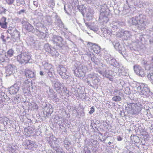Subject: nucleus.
I'll return each mask as SVG.
<instances>
[{
    "instance_id": "obj_1",
    "label": "nucleus",
    "mask_w": 153,
    "mask_h": 153,
    "mask_svg": "<svg viewBox=\"0 0 153 153\" xmlns=\"http://www.w3.org/2000/svg\"><path fill=\"white\" fill-rule=\"evenodd\" d=\"M22 48L20 47L17 48V51L20 53L17 56V60L21 64H27L31 59L30 54L29 52L25 50H22Z\"/></svg>"
},
{
    "instance_id": "obj_2",
    "label": "nucleus",
    "mask_w": 153,
    "mask_h": 153,
    "mask_svg": "<svg viewBox=\"0 0 153 153\" xmlns=\"http://www.w3.org/2000/svg\"><path fill=\"white\" fill-rule=\"evenodd\" d=\"M145 18V16L141 14L136 16L135 18H133L132 24L135 25V27L138 30L141 31L143 30L146 26Z\"/></svg>"
},
{
    "instance_id": "obj_3",
    "label": "nucleus",
    "mask_w": 153,
    "mask_h": 153,
    "mask_svg": "<svg viewBox=\"0 0 153 153\" xmlns=\"http://www.w3.org/2000/svg\"><path fill=\"white\" fill-rule=\"evenodd\" d=\"M136 87L137 91L141 93L140 94L141 95H143L147 97L153 95V93L150 91L146 85H144L142 83H138L137 84Z\"/></svg>"
},
{
    "instance_id": "obj_4",
    "label": "nucleus",
    "mask_w": 153,
    "mask_h": 153,
    "mask_svg": "<svg viewBox=\"0 0 153 153\" xmlns=\"http://www.w3.org/2000/svg\"><path fill=\"white\" fill-rule=\"evenodd\" d=\"M141 106L139 103H131L127 104V107H128L130 111H132L134 114H138L141 111Z\"/></svg>"
},
{
    "instance_id": "obj_5",
    "label": "nucleus",
    "mask_w": 153,
    "mask_h": 153,
    "mask_svg": "<svg viewBox=\"0 0 153 153\" xmlns=\"http://www.w3.org/2000/svg\"><path fill=\"white\" fill-rule=\"evenodd\" d=\"M50 40L59 48L62 47L63 45L64 39L59 35H53L51 38Z\"/></svg>"
},
{
    "instance_id": "obj_6",
    "label": "nucleus",
    "mask_w": 153,
    "mask_h": 153,
    "mask_svg": "<svg viewBox=\"0 0 153 153\" xmlns=\"http://www.w3.org/2000/svg\"><path fill=\"white\" fill-rule=\"evenodd\" d=\"M57 72L63 79H67L69 77V73L67 71L66 68L63 65L59 66L57 68Z\"/></svg>"
},
{
    "instance_id": "obj_7",
    "label": "nucleus",
    "mask_w": 153,
    "mask_h": 153,
    "mask_svg": "<svg viewBox=\"0 0 153 153\" xmlns=\"http://www.w3.org/2000/svg\"><path fill=\"white\" fill-rule=\"evenodd\" d=\"M109 15V11L108 10H104L102 8L101 10V13L99 18L100 21L102 23H106L109 19L108 17Z\"/></svg>"
},
{
    "instance_id": "obj_8",
    "label": "nucleus",
    "mask_w": 153,
    "mask_h": 153,
    "mask_svg": "<svg viewBox=\"0 0 153 153\" xmlns=\"http://www.w3.org/2000/svg\"><path fill=\"white\" fill-rule=\"evenodd\" d=\"M7 32L10 34L13 39H16L19 38L20 32L14 28L12 27H9Z\"/></svg>"
},
{
    "instance_id": "obj_9",
    "label": "nucleus",
    "mask_w": 153,
    "mask_h": 153,
    "mask_svg": "<svg viewBox=\"0 0 153 153\" xmlns=\"http://www.w3.org/2000/svg\"><path fill=\"white\" fill-rule=\"evenodd\" d=\"M5 73L7 74L6 76L10 75L14 73L16 70V67L14 65L12 64L8 65L5 67Z\"/></svg>"
},
{
    "instance_id": "obj_10",
    "label": "nucleus",
    "mask_w": 153,
    "mask_h": 153,
    "mask_svg": "<svg viewBox=\"0 0 153 153\" xmlns=\"http://www.w3.org/2000/svg\"><path fill=\"white\" fill-rule=\"evenodd\" d=\"M21 85V81H19L11 86L9 89L10 93L11 94H16L19 91V88Z\"/></svg>"
},
{
    "instance_id": "obj_11",
    "label": "nucleus",
    "mask_w": 153,
    "mask_h": 153,
    "mask_svg": "<svg viewBox=\"0 0 153 153\" xmlns=\"http://www.w3.org/2000/svg\"><path fill=\"white\" fill-rule=\"evenodd\" d=\"M112 44L114 48L122 55H123L125 52V49L124 46L120 45L119 43L116 41H114L112 42Z\"/></svg>"
},
{
    "instance_id": "obj_12",
    "label": "nucleus",
    "mask_w": 153,
    "mask_h": 153,
    "mask_svg": "<svg viewBox=\"0 0 153 153\" xmlns=\"http://www.w3.org/2000/svg\"><path fill=\"white\" fill-rule=\"evenodd\" d=\"M54 74V71L53 68H50L49 69H46V70L45 71V75L47 78L50 79L52 82H53V80L54 79L53 76Z\"/></svg>"
},
{
    "instance_id": "obj_13",
    "label": "nucleus",
    "mask_w": 153,
    "mask_h": 153,
    "mask_svg": "<svg viewBox=\"0 0 153 153\" xmlns=\"http://www.w3.org/2000/svg\"><path fill=\"white\" fill-rule=\"evenodd\" d=\"M36 26L38 27L37 28H36L37 35L42 39L45 38V33L40 31V29L44 27V25L41 23H39L37 24Z\"/></svg>"
},
{
    "instance_id": "obj_14",
    "label": "nucleus",
    "mask_w": 153,
    "mask_h": 153,
    "mask_svg": "<svg viewBox=\"0 0 153 153\" xmlns=\"http://www.w3.org/2000/svg\"><path fill=\"white\" fill-rule=\"evenodd\" d=\"M53 14L54 15L55 18L56 19L55 20V22H54L55 25H56L57 26L61 28H65L63 23L62 22L59 17L57 15V14L56 13H53Z\"/></svg>"
},
{
    "instance_id": "obj_15",
    "label": "nucleus",
    "mask_w": 153,
    "mask_h": 153,
    "mask_svg": "<svg viewBox=\"0 0 153 153\" xmlns=\"http://www.w3.org/2000/svg\"><path fill=\"white\" fill-rule=\"evenodd\" d=\"M34 142L30 140H26L23 143V145L26 149H31L34 146Z\"/></svg>"
},
{
    "instance_id": "obj_16",
    "label": "nucleus",
    "mask_w": 153,
    "mask_h": 153,
    "mask_svg": "<svg viewBox=\"0 0 153 153\" xmlns=\"http://www.w3.org/2000/svg\"><path fill=\"white\" fill-rule=\"evenodd\" d=\"M53 82H55L53 85V88L57 92L61 91V87L64 88L63 83H61L58 80L55 81L53 80Z\"/></svg>"
},
{
    "instance_id": "obj_17",
    "label": "nucleus",
    "mask_w": 153,
    "mask_h": 153,
    "mask_svg": "<svg viewBox=\"0 0 153 153\" xmlns=\"http://www.w3.org/2000/svg\"><path fill=\"white\" fill-rule=\"evenodd\" d=\"M24 72L26 77L29 78H35L36 76L35 72L28 69H25Z\"/></svg>"
},
{
    "instance_id": "obj_18",
    "label": "nucleus",
    "mask_w": 153,
    "mask_h": 153,
    "mask_svg": "<svg viewBox=\"0 0 153 153\" xmlns=\"http://www.w3.org/2000/svg\"><path fill=\"white\" fill-rule=\"evenodd\" d=\"M74 74L76 76L80 78H83L85 76V72L83 69L81 68L76 69V70H75Z\"/></svg>"
},
{
    "instance_id": "obj_19",
    "label": "nucleus",
    "mask_w": 153,
    "mask_h": 153,
    "mask_svg": "<svg viewBox=\"0 0 153 153\" xmlns=\"http://www.w3.org/2000/svg\"><path fill=\"white\" fill-rule=\"evenodd\" d=\"M114 92L115 93H116L115 94V95H116L112 98V100L116 102L120 101L121 100V98L120 96L123 95V93L119 91H117V92L115 91Z\"/></svg>"
},
{
    "instance_id": "obj_20",
    "label": "nucleus",
    "mask_w": 153,
    "mask_h": 153,
    "mask_svg": "<svg viewBox=\"0 0 153 153\" xmlns=\"http://www.w3.org/2000/svg\"><path fill=\"white\" fill-rule=\"evenodd\" d=\"M7 18L3 17L0 19V26L3 29H6L7 28V25L8 23L6 22Z\"/></svg>"
},
{
    "instance_id": "obj_21",
    "label": "nucleus",
    "mask_w": 153,
    "mask_h": 153,
    "mask_svg": "<svg viewBox=\"0 0 153 153\" xmlns=\"http://www.w3.org/2000/svg\"><path fill=\"white\" fill-rule=\"evenodd\" d=\"M24 27L29 32H33V27L28 22H26L24 25Z\"/></svg>"
},
{
    "instance_id": "obj_22",
    "label": "nucleus",
    "mask_w": 153,
    "mask_h": 153,
    "mask_svg": "<svg viewBox=\"0 0 153 153\" xmlns=\"http://www.w3.org/2000/svg\"><path fill=\"white\" fill-rule=\"evenodd\" d=\"M108 62L111 65L114 67H116L118 68L119 67V63L117 62L115 59H114L112 56V57H111V59Z\"/></svg>"
},
{
    "instance_id": "obj_23",
    "label": "nucleus",
    "mask_w": 153,
    "mask_h": 153,
    "mask_svg": "<svg viewBox=\"0 0 153 153\" xmlns=\"http://www.w3.org/2000/svg\"><path fill=\"white\" fill-rule=\"evenodd\" d=\"M88 11L87 12L86 14V16L87 19L88 20H90L92 19V17L93 14V10L92 9H88Z\"/></svg>"
},
{
    "instance_id": "obj_24",
    "label": "nucleus",
    "mask_w": 153,
    "mask_h": 153,
    "mask_svg": "<svg viewBox=\"0 0 153 153\" xmlns=\"http://www.w3.org/2000/svg\"><path fill=\"white\" fill-rule=\"evenodd\" d=\"M53 112V109L52 108H49L47 110L44 111L43 113L45 117H48L51 116Z\"/></svg>"
},
{
    "instance_id": "obj_25",
    "label": "nucleus",
    "mask_w": 153,
    "mask_h": 153,
    "mask_svg": "<svg viewBox=\"0 0 153 153\" xmlns=\"http://www.w3.org/2000/svg\"><path fill=\"white\" fill-rule=\"evenodd\" d=\"M110 71H106V72H102L101 71H99V73L102 75L103 76L105 77L108 78L110 80H111L112 78H111V76L110 74H109Z\"/></svg>"
},
{
    "instance_id": "obj_26",
    "label": "nucleus",
    "mask_w": 153,
    "mask_h": 153,
    "mask_svg": "<svg viewBox=\"0 0 153 153\" xmlns=\"http://www.w3.org/2000/svg\"><path fill=\"white\" fill-rule=\"evenodd\" d=\"M77 8L83 15L86 12V8L83 5H78Z\"/></svg>"
},
{
    "instance_id": "obj_27",
    "label": "nucleus",
    "mask_w": 153,
    "mask_h": 153,
    "mask_svg": "<svg viewBox=\"0 0 153 153\" xmlns=\"http://www.w3.org/2000/svg\"><path fill=\"white\" fill-rule=\"evenodd\" d=\"M91 59L92 61L96 65H98L100 62V59L97 57V56H94L91 58Z\"/></svg>"
},
{
    "instance_id": "obj_28",
    "label": "nucleus",
    "mask_w": 153,
    "mask_h": 153,
    "mask_svg": "<svg viewBox=\"0 0 153 153\" xmlns=\"http://www.w3.org/2000/svg\"><path fill=\"white\" fill-rule=\"evenodd\" d=\"M4 93H2L0 96V103L2 105H4L5 104L6 100H5V97H7V95L5 94Z\"/></svg>"
},
{
    "instance_id": "obj_29",
    "label": "nucleus",
    "mask_w": 153,
    "mask_h": 153,
    "mask_svg": "<svg viewBox=\"0 0 153 153\" xmlns=\"http://www.w3.org/2000/svg\"><path fill=\"white\" fill-rule=\"evenodd\" d=\"M52 23L51 18L50 16L48 17L44 21V25L46 26H50L51 25Z\"/></svg>"
},
{
    "instance_id": "obj_30",
    "label": "nucleus",
    "mask_w": 153,
    "mask_h": 153,
    "mask_svg": "<svg viewBox=\"0 0 153 153\" xmlns=\"http://www.w3.org/2000/svg\"><path fill=\"white\" fill-rule=\"evenodd\" d=\"M93 50L95 53H99L100 52V47L97 45H96L93 47Z\"/></svg>"
},
{
    "instance_id": "obj_31",
    "label": "nucleus",
    "mask_w": 153,
    "mask_h": 153,
    "mask_svg": "<svg viewBox=\"0 0 153 153\" xmlns=\"http://www.w3.org/2000/svg\"><path fill=\"white\" fill-rule=\"evenodd\" d=\"M53 56L57 57L59 55V53L55 48H53L50 53Z\"/></svg>"
},
{
    "instance_id": "obj_32",
    "label": "nucleus",
    "mask_w": 153,
    "mask_h": 153,
    "mask_svg": "<svg viewBox=\"0 0 153 153\" xmlns=\"http://www.w3.org/2000/svg\"><path fill=\"white\" fill-rule=\"evenodd\" d=\"M8 57L6 55H0V63H2L6 61V59L8 60Z\"/></svg>"
},
{
    "instance_id": "obj_33",
    "label": "nucleus",
    "mask_w": 153,
    "mask_h": 153,
    "mask_svg": "<svg viewBox=\"0 0 153 153\" xmlns=\"http://www.w3.org/2000/svg\"><path fill=\"white\" fill-rule=\"evenodd\" d=\"M142 69L141 67L138 65H135L134 66V71L137 75L138 74L139 72Z\"/></svg>"
},
{
    "instance_id": "obj_34",
    "label": "nucleus",
    "mask_w": 153,
    "mask_h": 153,
    "mask_svg": "<svg viewBox=\"0 0 153 153\" xmlns=\"http://www.w3.org/2000/svg\"><path fill=\"white\" fill-rule=\"evenodd\" d=\"M100 70L98 71L99 73V71H101L102 72H105L107 71L108 68L107 67L106 65L102 64L100 66Z\"/></svg>"
},
{
    "instance_id": "obj_35",
    "label": "nucleus",
    "mask_w": 153,
    "mask_h": 153,
    "mask_svg": "<svg viewBox=\"0 0 153 153\" xmlns=\"http://www.w3.org/2000/svg\"><path fill=\"white\" fill-rule=\"evenodd\" d=\"M130 138L132 142H134L135 143H137L138 142L139 140L138 137L136 135H133V134L131 135Z\"/></svg>"
},
{
    "instance_id": "obj_36",
    "label": "nucleus",
    "mask_w": 153,
    "mask_h": 153,
    "mask_svg": "<svg viewBox=\"0 0 153 153\" xmlns=\"http://www.w3.org/2000/svg\"><path fill=\"white\" fill-rule=\"evenodd\" d=\"M14 53V51L12 48L9 49L7 52V56L11 57L13 56Z\"/></svg>"
},
{
    "instance_id": "obj_37",
    "label": "nucleus",
    "mask_w": 153,
    "mask_h": 153,
    "mask_svg": "<svg viewBox=\"0 0 153 153\" xmlns=\"http://www.w3.org/2000/svg\"><path fill=\"white\" fill-rule=\"evenodd\" d=\"M44 48L46 52L48 53H50L52 49V48H50L48 44H46L45 45Z\"/></svg>"
},
{
    "instance_id": "obj_38",
    "label": "nucleus",
    "mask_w": 153,
    "mask_h": 153,
    "mask_svg": "<svg viewBox=\"0 0 153 153\" xmlns=\"http://www.w3.org/2000/svg\"><path fill=\"white\" fill-rule=\"evenodd\" d=\"M130 35V32L127 31H125L123 33V36L126 37L127 39L129 38Z\"/></svg>"
},
{
    "instance_id": "obj_39",
    "label": "nucleus",
    "mask_w": 153,
    "mask_h": 153,
    "mask_svg": "<svg viewBox=\"0 0 153 153\" xmlns=\"http://www.w3.org/2000/svg\"><path fill=\"white\" fill-rule=\"evenodd\" d=\"M147 76L148 79L153 83V73H149L148 74Z\"/></svg>"
},
{
    "instance_id": "obj_40",
    "label": "nucleus",
    "mask_w": 153,
    "mask_h": 153,
    "mask_svg": "<svg viewBox=\"0 0 153 153\" xmlns=\"http://www.w3.org/2000/svg\"><path fill=\"white\" fill-rule=\"evenodd\" d=\"M111 55L108 53H106L104 55V59L107 61L108 62L111 59V57H112Z\"/></svg>"
},
{
    "instance_id": "obj_41",
    "label": "nucleus",
    "mask_w": 153,
    "mask_h": 153,
    "mask_svg": "<svg viewBox=\"0 0 153 153\" xmlns=\"http://www.w3.org/2000/svg\"><path fill=\"white\" fill-rule=\"evenodd\" d=\"M55 140H53L52 143H50L51 146L52 147L53 146L56 145V146H58V144L59 143L58 141L56 140V138H55Z\"/></svg>"
},
{
    "instance_id": "obj_42",
    "label": "nucleus",
    "mask_w": 153,
    "mask_h": 153,
    "mask_svg": "<svg viewBox=\"0 0 153 153\" xmlns=\"http://www.w3.org/2000/svg\"><path fill=\"white\" fill-rule=\"evenodd\" d=\"M98 78L95 75H94L93 78L91 79V80L93 83L94 84L96 85L98 82Z\"/></svg>"
},
{
    "instance_id": "obj_43",
    "label": "nucleus",
    "mask_w": 153,
    "mask_h": 153,
    "mask_svg": "<svg viewBox=\"0 0 153 153\" xmlns=\"http://www.w3.org/2000/svg\"><path fill=\"white\" fill-rule=\"evenodd\" d=\"M16 4L17 6L25 4L24 0H16Z\"/></svg>"
},
{
    "instance_id": "obj_44",
    "label": "nucleus",
    "mask_w": 153,
    "mask_h": 153,
    "mask_svg": "<svg viewBox=\"0 0 153 153\" xmlns=\"http://www.w3.org/2000/svg\"><path fill=\"white\" fill-rule=\"evenodd\" d=\"M104 126L105 127L108 129H111V127L109 125V123L107 122L106 121L105 122H103Z\"/></svg>"
},
{
    "instance_id": "obj_45",
    "label": "nucleus",
    "mask_w": 153,
    "mask_h": 153,
    "mask_svg": "<svg viewBox=\"0 0 153 153\" xmlns=\"http://www.w3.org/2000/svg\"><path fill=\"white\" fill-rule=\"evenodd\" d=\"M124 92L127 94H129L131 93L129 87H127L125 88Z\"/></svg>"
},
{
    "instance_id": "obj_46",
    "label": "nucleus",
    "mask_w": 153,
    "mask_h": 153,
    "mask_svg": "<svg viewBox=\"0 0 153 153\" xmlns=\"http://www.w3.org/2000/svg\"><path fill=\"white\" fill-rule=\"evenodd\" d=\"M63 120H60L58 121V120L57 121V120L56 119L55 120V122L56 123L59 125L60 126H61L62 127H64L63 126Z\"/></svg>"
},
{
    "instance_id": "obj_47",
    "label": "nucleus",
    "mask_w": 153,
    "mask_h": 153,
    "mask_svg": "<svg viewBox=\"0 0 153 153\" xmlns=\"http://www.w3.org/2000/svg\"><path fill=\"white\" fill-rule=\"evenodd\" d=\"M139 76L141 77H143L145 75V73L143 69H142L139 72L138 74Z\"/></svg>"
},
{
    "instance_id": "obj_48",
    "label": "nucleus",
    "mask_w": 153,
    "mask_h": 153,
    "mask_svg": "<svg viewBox=\"0 0 153 153\" xmlns=\"http://www.w3.org/2000/svg\"><path fill=\"white\" fill-rule=\"evenodd\" d=\"M52 148L56 152V153H59L60 151V149L58 146H56V145L53 146Z\"/></svg>"
},
{
    "instance_id": "obj_49",
    "label": "nucleus",
    "mask_w": 153,
    "mask_h": 153,
    "mask_svg": "<svg viewBox=\"0 0 153 153\" xmlns=\"http://www.w3.org/2000/svg\"><path fill=\"white\" fill-rule=\"evenodd\" d=\"M1 8L2 10H1V9H0V14L1 15L3 14H6V11H7V10L3 7H2Z\"/></svg>"
},
{
    "instance_id": "obj_50",
    "label": "nucleus",
    "mask_w": 153,
    "mask_h": 153,
    "mask_svg": "<svg viewBox=\"0 0 153 153\" xmlns=\"http://www.w3.org/2000/svg\"><path fill=\"white\" fill-rule=\"evenodd\" d=\"M86 55L89 57H91V58L92 57H94V53L92 52L89 51L88 52H87L86 53Z\"/></svg>"
},
{
    "instance_id": "obj_51",
    "label": "nucleus",
    "mask_w": 153,
    "mask_h": 153,
    "mask_svg": "<svg viewBox=\"0 0 153 153\" xmlns=\"http://www.w3.org/2000/svg\"><path fill=\"white\" fill-rule=\"evenodd\" d=\"M14 0H5L7 3L9 5H11L13 4Z\"/></svg>"
},
{
    "instance_id": "obj_52",
    "label": "nucleus",
    "mask_w": 153,
    "mask_h": 153,
    "mask_svg": "<svg viewBox=\"0 0 153 153\" xmlns=\"http://www.w3.org/2000/svg\"><path fill=\"white\" fill-rule=\"evenodd\" d=\"M9 150L12 153L14 152L15 151V148L14 147H9Z\"/></svg>"
},
{
    "instance_id": "obj_53",
    "label": "nucleus",
    "mask_w": 153,
    "mask_h": 153,
    "mask_svg": "<svg viewBox=\"0 0 153 153\" xmlns=\"http://www.w3.org/2000/svg\"><path fill=\"white\" fill-rule=\"evenodd\" d=\"M64 142L65 145H66L68 147L70 146L71 144L70 142L67 140H65Z\"/></svg>"
},
{
    "instance_id": "obj_54",
    "label": "nucleus",
    "mask_w": 153,
    "mask_h": 153,
    "mask_svg": "<svg viewBox=\"0 0 153 153\" xmlns=\"http://www.w3.org/2000/svg\"><path fill=\"white\" fill-rule=\"evenodd\" d=\"M78 3V0H73L72 3V6L73 7H75L77 3Z\"/></svg>"
},
{
    "instance_id": "obj_55",
    "label": "nucleus",
    "mask_w": 153,
    "mask_h": 153,
    "mask_svg": "<svg viewBox=\"0 0 153 153\" xmlns=\"http://www.w3.org/2000/svg\"><path fill=\"white\" fill-rule=\"evenodd\" d=\"M26 10L25 9H22L20 11L17 12V13L19 15H20L22 14H23L25 12Z\"/></svg>"
},
{
    "instance_id": "obj_56",
    "label": "nucleus",
    "mask_w": 153,
    "mask_h": 153,
    "mask_svg": "<svg viewBox=\"0 0 153 153\" xmlns=\"http://www.w3.org/2000/svg\"><path fill=\"white\" fill-rule=\"evenodd\" d=\"M91 110L89 112V114H93L95 111L94 108L93 106L91 108Z\"/></svg>"
},
{
    "instance_id": "obj_57",
    "label": "nucleus",
    "mask_w": 153,
    "mask_h": 153,
    "mask_svg": "<svg viewBox=\"0 0 153 153\" xmlns=\"http://www.w3.org/2000/svg\"><path fill=\"white\" fill-rule=\"evenodd\" d=\"M89 28L91 30H93L94 32H96L98 30V28H97L91 26H90Z\"/></svg>"
},
{
    "instance_id": "obj_58",
    "label": "nucleus",
    "mask_w": 153,
    "mask_h": 153,
    "mask_svg": "<svg viewBox=\"0 0 153 153\" xmlns=\"http://www.w3.org/2000/svg\"><path fill=\"white\" fill-rule=\"evenodd\" d=\"M33 4L36 7H37L38 5V1L37 0H34L33 1Z\"/></svg>"
},
{
    "instance_id": "obj_59",
    "label": "nucleus",
    "mask_w": 153,
    "mask_h": 153,
    "mask_svg": "<svg viewBox=\"0 0 153 153\" xmlns=\"http://www.w3.org/2000/svg\"><path fill=\"white\" fill-rule=\"evenodd\" d=\"M47 1L48 3L52 5L54 4V3L53 2V0H47Z\"/></svg>"
},
{
    "instance_id": "obj_60",
    "label": "nucleus",
    "mask_w": 153,
    "mask_h": 153,
    "mask_svg": "<svg viewBox=\"0 0 153 153\" xmlns=\"http://www.w3.org/2000/svg\"><path fill=\"white\" fill-rule=\"evenodd\" d=\"M87 45L90 46L91 47H92L93 49V47H94V45H95L96 44H93L91 42H89Z\"/></svg>"
},
{
    "instance_id": "obj_61",
    "label": "nucleus",
    "mask_w": 153,
    "mask_h": 153,
    "mask_svg": "<svg viewBox=\"0 0 153 153\" xmlns=\"http://www.w3.org/2000/svg\"><path fill=\"white\" fill-rule=\"evenodd\" d=\"M3 120L4 121H5L6 122V124H7V121L9 119L7 117H3Z\"/></svg>"
},
{
    "instance_id": "obj_62",
    "label": "nucleus",
    "mask_w": 153,
    "mask_h": 153,
    "mask_svg": "<svg viewBox=\"0 0 153 153\" xmlns=\"http://www.w3.org/2000/svg\"><path fill=\"white\" fill-rule=\"evenodd\" d=\"M141 63L142 65L145 66L147 64V61L145 60H142Z\"/></svg>"
},
{
    "instance_id": "obj_63",
    "label": "nucleus",
    "mask_w": 153,
    "mask_h": 153,
    "mask_svg": "<svg viewBox=\"0 0 153 153\" xmlns=\"http://www.w3.org/2000/svg\"><path fill=\"white\" fill-rule=\"evenodd\" d=\"M94 75L93 74H89L88 75V78L90 79H91L93 78V77L94 76Z\"/></svg>"
},
{
    "instance_id": "obj_64",
    "label": "nucleus",
    "mask_w": 153,
    "mask_h": 153,
    "mask_svg": "<svg viewBox=\"0 0 153 153\" xmlns=\"http://www.w3.org/2000/svg\"><path fill=\"white\" fill-rule=\"evenodd\" d=\"M38 85H40V86L42 85L43 86L45 85V83L43 82H39Z\"/></svg>"
}]
</instances>
